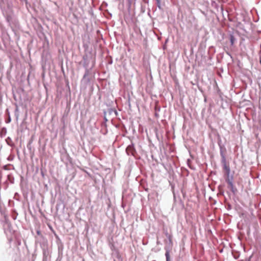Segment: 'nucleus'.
Wrapping results in <instances>:
<instances>
[{"instance_id": "1", "label": "nucleus", "mask_w": 261, "mask_h": 261, "mask_svg": "<svg viewBox=\"0 0 261 261\" xmlns=\"http://www.w3.org/2000/svg\"><path fill=\"white\" fill-rule=\"evenodd\" d=\"M223 169L225 172V174L227 176V179H226V181L230 185H232V182L230 181L229 179V176L230 173V168L228 165H227L226 163H224L223 164Z\"/></svg>"}, {"instance_id": "2", "label": "nucleus", "mask_w": 261, "mask_h": 261, "mask_svg": "<svg viewBox=\"0 0 261 261\" xmlns=\"http://www.w3.org/2000/svg\"><path fill=\"white\" fill-rule=\"evenodd\" d=\"M126 151L128 154L134 155L135 150L134 146L133 145H128L126 149Z\"/></svg>"}, {"instance_id": "3", "label": "nucleus", "mask_w": 261, "mask_h": 261, "mask_svg": "<svg viewBox=\"0 0 261 261\" xmlns=\"http://www.w3.org/2000/svg\"><path fill=\"white\" fill-rule=\"evenodd\" d=\"M234 41V38L233 36H230V42H231V45L233 44Z\"/></svg>"}, {"instance_id": "4", "label": "nucleus", "mask_w": 261, "mask_h": 261, "mask_svg": "<svg viewBox=\"0 0 261 261\" xmlns=\"http://www.w3.org/2000/svg\"><path fill=\"white\" fill-rule=\"evenodd\" d=\"M165 255H166L167 261H168L169 259V252H166Z\"/></svg>"}]
</instances>
